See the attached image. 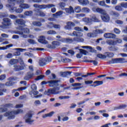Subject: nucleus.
<instances>
[{
	"label": "nucleus",
	"mask_w": 127,
	"mask_h": 127,
	"mask_svg": "<svg viewBox=\"0 0 127 127\" xmlns=\"http://www.w3.org/2000/svg\"><path fill=\"white\" fill-rule=\"evenodd\" d=\"M51 76L52 78H51L50 80L48 81V84H49V87L51 88L48 90V91H45L44 92V95H47L48 96H50L51 95H58L60 94V80L56 79V75L54 73H52Z\"/></svg>",
	"instance_id": "nucleus-1"
},
{
	"label": "nucleus",
	"mask_w": 127,
	"mask_h": 127,
	"mask_svg": "<svg viewBox=\"0 0 127 127\" xmlns=\"http://www.w3.org/2000/svg\"><path fill=\"white\" fill-rule=\"evenodd\" d=\"M92 10L94 11V12H99L102 14L101 16V19L104 22H109L110 21V15L107 13L106 10L101 8H92Z\"/></svg>",
	"instance_id": "nucleus-2"
},
{
	"label": "nucleus",
	"mask_w": 127,
	"mask_h": 127,
	"mask_svg": "<svg viewBox=\"0 0 127 127\" xmlns=\"http://www.w3.org/2000/svg\"><path fill=\"white\" fill-rule=\"evenodd\" d=\"M84 38L80 37H76L73 38V39L71 38H63L61 40H60L59 41H61L63 43H67V44H71V43H73L74 41L75 42H83L84 41Z\"/></svg>",
	"instance_id": "nucleus-3"
},
{
	"label": "nucleus",
	"mask_w": 127,
	"mask_h": 127,
	"mask_svg": "<svg viewBox=\"0 0 127 127\" xmlns=\"http://www.w3.org/2000/svg\"><path fill=\"white\" fill-rule=\"evenodd\" d=\"M23 113V110L22 109H18L15 111L6 112L4 116V117H8V120H11L15 118V115H19V114H22Z\"/></svg>",
	"instance_id": "nucleus-4"
},
{
	"label": "nucleus",
	"mask_w": 127,
	"mask_h": 127,
	"mask_svg": "<svg viewBox=\"0 0 127 127\" xmlns=\"http://www.w3.org/2000/svg\"><path fill=\"white\" fill-rule=\"evenodd\" d=\"M30 31L28 28H22L21 30L16 32V34H19L21 38L26 39L28 38V34H29Z\"/></svg>",
	"instance_id": "nucleus-5"
},
{
	"label": "nucleus",
	"mask_w": 127,
	"mask_h": 127,
	"mask_svg": "<svg viewBox=\"0 0 127 127\" xmlns=\"http://www.w3.org/2000/svg\"><path fill=\"white\" fill-rule=\"evenodd\" d=\"M11 24H12V22L10 19L4 18L2 19L1 25H0V27L2 29H6V28H9V26H11Z\"/></svg>",
	"instance_id": "nucleus-6"
},
{
	"label": "nucleus",
	"mask_w": 127,
	"mask_h": 127,
	"mask_svg": "<svg viewBox=\"0 0 127 127\" xmlns=\"http://www.w3.org/2000/svg\"><path fill=\"white\" fill-rule=\"evenodd\" d=\"M14 1H16V0H8V3L5 5L6 7L8 8L10 12H14L16 8V7L14 6L15 5Z\"/></svg>",
	"instance_id": "nucleus-7"
},
{
	"label": "nucleus",
	"mask_w": 127,
	"mask_h": 127,
	"mask_svg": "<svg viewBox=\"0 0 127 127\" xmlns=\"http://www.w3.org/2000/svg\"><path fill=\"white\" fill-rule=\"evenodd\" d=\"M127 61H126V59L125 58H116L113 59L111 61L108 62V64H123V63H127Z\"/></svg>",
	"instance_id": "nucleus-8"
},
{
	"label": "nucleus",
	"mask_w": 127,
	"mask_h": 127,
	"mask_svg": "<svg viewBox=\"0 0 127 127\" xmlns=\"http://www.w3.org/2000/svg\"><path fill=\"white\" fill-rule=\"evenodd\" d=\"M32 114L31 113H27L24 117L26 124L32 125L34 122V120L32 119Z\"/></svg>",
	"instance_id": "nucleus-9"
},
{
	"label": "nucleus",
	"mask_w": 127,
	"mask_h": 127,
	"mask_svg": "<svg viewBox=\"0 0 127 127\" xmlns=\"http://www.w3.org/2000/svg\"><path fill=\"white\" fill-rule=\"evenodd\" d=\"M26 23V22L25 20L22 19H17L15 20V25H18V26H19V28L18 27V29H19L21 26H25Z\"/></svg>",
	"instance_id": "nucleus-10"
},
{
	"label": "nucleus",
	"mask_w": 127,
	"mask_h": 127,
	"mask_svg": "<svg viewBox=\"0 0 127 127\" xmlns=\"http://www.w3.org/2000/svg\"><path fill=\"white\" fill-rule=\"evenodd\" d=\"M17 4L19 5V7L23 8L24 9H27L30 7V5L28 4L24 3V0H20L19 2H17Z\"/></svg>",
	"instance_id": "nucleus-11"
},
{
	"label": "nucleus",
	"mask_w": 127,
	"mask_h": 127,
	"mask_svg": "<svg viewBox=\"0 0 127 127\" xmlns=\"http://www.w3.org/2000/svg\"><path fill=\"white\" fill-rule=\"evenodd\" d=\"M34 77V73L31 71H28L26 75L24 77V80H28L32 79V78Z\"/></svg>",
	"instance_id": "nucleus-12"
},
{
	"label": "nucleus",
	"mask_w": 127,
	"mask_h": 127,
	"mask_svg": "<svg viewBox=\"0 0 127 127\" xmlns=\"http://www.w3.org/2000/svg\"><path fill=\"white\" fill-rule=\"evenodd\" d=\"M79 50L80 51V53L77 54L76 55V58H78L79 59H80V58H82V57H83V54L84 55H87V54H88V52H87L85 50L79 49Z\"/></svg>",
	"instance_id": "nucleus-13"
},
{
	"label": "nucleus",
	"mask_w": 127,
	"mask_h": 127,
	"mask_svg": "<svg viewBox=\"0 0 127 127\" xmlns=\"http://www.w3.org/2000/svg\"><path fill=\"white\" fill-rule=\"evenodd\" d=\"M104 37L106 39H113L114 38H116V37H117V35L115 34L107 33L104 34Z\"/></svg>",
	"instance_id": "nucleus-14"
},
{
	"label": "nucleus",
	"mask_w": 127,
	"mask_h": 127,
	"mask_svg": "<svg viewBox=\"0 0 127 127\" xmlns=\"http://www.w3.org/2000/svg\"><path fill=\"white\" fill-rule=\"evenodd\" d=\"M52 45H49V48H51V49H55L56 48V46H60L61 43L59 41H53L52 43Z\"/></svg>",
	"instance_id": "nucleus-15"
},
{
	"label": "nucleus",
	"mask_w": 127,
	"mask_h": 127,
	"mask_svg": "<svg viewBox=\"0 0 127 127\" xmlns=\"http://www.w3.org/2000/svg\"><path fill=\"white\" fill-rule=\"evenodd\" d=\"M55 5L53 4H41L40 5V9H45L46 8H51V7H54Z\"/></svg>",
	"instance_id": "nucleus-16"
},
{
	"label": "nucleus",
	"mask_w": 127,
	"mask_h": 127,
	"mask_svg": "<svg viewBox=\"0 0 127 127\" xmlns=\"http://www.w3.org/2000/svg\"><path fill=\"white\" fill-rule=\"evenodd\" d=\"M82 83H75L71 84V87H74L71 88V90H80L83 87H81Z\"/></svg>",
	"instance_id": "nucleus-17"
},
{
	"label": "nucleus",
	"mask_w": 127,
	"mask_h": 127,
	"mask_svg": "<svg viewBox=\"0 0 127 127\" xmlns=\"http://www.w3.org/2000/svg\"><path fill=\"white\" fill-rule=\"evenodd\" d=\"M38 41L42 44H48V42L45 40V36H41Z\"/></svg>",
	"instance_id": "nucleus-18"
},
{
	"label": "nucleus",
	"mask_w": 127,
	"mask_h": 127,
	"mask_svg": "<svg viewBox=\"0 0 127 127\" xmlns=\"http://www.w3.org/2000/svg\"><path fill=\"white\" fill-rule=\"evenodd\" d=\"M4 84L0 83V96H2L3 93H6V89H2V88H4Z\"/></svg>",
	"instance_id": "nucleus-19"
},
{
	"label": "nucleus",
	"mask_w": 127,
	"mask_h": 127,
	"mask_svg": "<svg viewBox=\"0 0 127 127\" xmlns=\"http://www.w3.org/2000/svg\"><path fill=\"white\" fill-rule=\"evenodd\" d=\"M66 24L67 25L65 26L66 29H72V27L75 26V23L73 22H67Z\"/></svg>",
	"instance_id": "nucleus-20"
},
{
	"label": "nucleus",
	"mask_w": 127,
	"mask_h": 127,
	"mask_svg": "<svg viewBox=\"0 0 127 127\" xmlns=\"http://www.w3.org/2000/svg\"><path fill=\"white\" fill-rule=\"evenodd\" d=\"M13 67L14 71H20L24 69V67L23 66H20L17 64L14 65Z\"/></svg>",
	"instance_id": "nucleus-21"
},
{
	"label": "nucleus",
	"mask_w": 127,
	"mask_h": 127,
	"mask_svg": "<svg viewBox=\"0 0 127 127\" xmlns=\"http://www.w3.org/2000/svg\"><path fill=\"white\" fill-rule=\"evenodd\" d=\"M98 34L96 32V30L94 31L92 33H87L88 37H90V38H94L95 37H97Z\"/></svg>",
	"instance_id": "nucleus-22"
},
{
	"label": "nucleus",
	"mask_w": 127,
	"mask_h": 127,
	"mask_svg": "<svg viewBox=\"0 0 127 127\" xmlns=\"http://www.w3.org/2000/svg\"><path fill=\"white\" fill-rule=\"evenodd\" d=\"M72 72L71 71H64V72H61V77H68V76H70Z\"/></svg>",
	"instance_id": "nucleus-23"
},
{
	"label": "nucleus",
	"mask_w": 127,
	"mask_h": 127,
	"mask_svg": "<svg viewBox=\"0 0 127 127\" xmlns=\"http://www.w3.org/2000/svg\"><path fill=\"white\" fill-rule=\"evenodd\" d=\"M65 10L67 13H69V14L73 13L74 12V8H73V7L71 6H70L69 8H65Z\"/></svg>",
	"instance_id": "nucleus-24"
},
{
	"label": "nucleus",
	"mask_w": 127,
	"mask_h": 127,
	"mask_svg": "<svg viewBox=\"0 0 127 127\" xmlns=\"http://www.w3.org/2000/svg\"><path fill=\"white\" fill-rule=\"evenodd\" d=\"M39 64L40 66H45V65H46V64H47L46 63V60L45 59H40L39 61Z\"/></svg>",
	"instance_id": "nucleus-25"
},
{
	"label": "nucleus",
	"mask_w": 127,
	"mask_h": 127,
	"mask_svg": "<svg viewBox=\"0 0 127 127\" xmlns=\"http://www.w3.org/2000/svg\"><path fill=\"white\" fill-rule=\"evenodd\" d=\"M78 1L81 5H87L89 3V0H78Z\"/></svg>",
	"instance_id": "nucleus-26"
},
{
	"label": "nucleus",
	"mask_w": 127,
	"mask_h": 127,
	"mask_svg": "<svg viewBox=\"0 0 127 127\" xmlns=\"http://www.w3.org/2000/svg\"><path fill=\"white\" fill-rule=\"evenodd\" d=\"M53 115H54V112L52 111L49 113L48 114H46L42 116V118L43 119H45V118H47V117H51L53 116Z\"/></svg>",
	"instance_id": "nucleus-27"
},
{
	"label": "nucleus",
	"mask_w": 127,
	"mask_h": 127,
	"mask_svg": "<svg viewBox=\"0 0 127 127\" xmlns=\"http://www.w3.org/2000/svg\"><path fill=\"white\" fill-rule=\"evenodd\" d=\"M90 20L92 21H94V22H99L100 20L98 18L96 17V15H93L91 16Z\"/></svg>",
	"instance_id": "nucleus-28"
},
{
	"label": "nucleus",
	"mask_w": 127,
	"mask_h": 127,
	"mask_svg": "<svg viewBox=\"0 0 127 127\" xmlns=\"http://www.w3.org/2000/svg\"><path fill=\"white\" fill-rule=\"evenodd\" d=\"M106 43L108 45H116V41L112 39L107 40Z\"/></svg>",
	"instance_id": "nucleus-29"
},
{
	"label": "nucleus",
	"mask_w": 127,
	"mask_h": 127,
	"mask_svg": "<svg viewBox=\"0 0 127 127\" xmlns=\"http://www.w3.org/2000/svg\"><path fill=\"white\" fill-rule=\"evenodd\" d=\"M93 84H96V85H94V87H98V86H101V85H103V84H104V81L97 80L94 81Z\"/></svg>",
	"instance_id": "nucleus-30"
},
{
	"label": "nucleus",
	"mask_w": 127,
	"mask_h": 127,
	"mask_svg": "<svg viewBox=\"0 0 127 127\" xmlns=\"http://www.w3.org/2000/svg\"><path fill=\"white\" fill-rule=\"evenodd\" d=\"M37 15H38V16H40L41 17H44L45 16H46V13L42 11H40L37 12Z\"/></svg>",
	"instance_id": "nucleus-31"
},
{
	"label": "nucleus",
	"mask_w": 127,
	"mask_h": 127,
	"mask_svg": "<svg viewBox=\"0 0 127 127\" xmlns=\"http://www.w3.org/2000/svg\"><path fill=\"white\" fill-rule=\"evenodd\" d=\"M17 63H18V60L17 59H12L9 61V64L11 65H14V64H17Z\"/></svg>",
	"instance_id": "nucleus-32"
},
{
	"label": "nucleus",
	"mask_w": 127,
	"mask_h": 127,
	"mask_svg": "<svg viewBox=\"0 0 127 127\" xmlns=\"http://www.w3.org/2000/svg\"><path fill=\"white\" fill-rule=\"evenodd\" d=\"M47 33L48 35H54L55 34H57V32L56 31H54L53 30H49L47 32Z\"/></svg>",
	"instance_id": "nucleus-33"
},
{
	"label": "nucleus",
	"mask_w": 127,
	"mask_h": 127,
	"mask_svg": "<svg viewBox=\"0 0 127 127\" xmlns=\"http://www.w3.org/2000/svg\"><path fill=\"white\" fill-rule=\"evenodd\" d=\"M74 10L76 13H80L81 12V6H76L74 7Z\"/></svg>",
	"instance_id": "nucleus-34"
},
{
	"label": "nucleus",
	"mask_w": 127,
	"mask_h": 127,
	"mask_svg": "<svg viewBox=\"0 0 127 127\" xmlns=\"http://www.w3.org/2000/svg\"><path fill=\"white\" fill-rule=\"evenodd\" d=\"M74 75L75 76V77H84V78H86L87 77V75H83L82 73L79 72H75Z\"/></svg>",
	"instance_id": "nucleus-35"
},
{
	"label": "nucleus",
	"mask_w": 127,
	"mask_h": 127,
	"mask_svg": "<svg viewBox=\"0 0 127 127\" xmlns=\"http://www.w3.org/2000/svg\"><path fill=\"white\" fill-rule=\"evenodd\" d=\"M33 25H34V26H41L42 25V24H41V22L39 21H33L32 22Z\"/></svg>",
	"instance_id": "nucleus-36"
},
{
	"label": "nucleus",
	"mask_w": 127,
	"mask_h": 127,
	"mask_svg": "<svg viewBox=\"0 0 127 127\" xmlns=\"http://www.w3.org/2000/svg\"><path fill=\"white\" fill-rule=\"evenodd\" d=\"M33 13V12H32V11H27L24 12V15L26 16H31Z\"/></svg>",
	"instance_id": "nucleus-37"
},
{
	"label": "nucleus",
	"mask_w": 127,
	"mask_h": 127,
	"mask_svg": "<svg viewBox=\"0 0 127 127\" xmlns=\"http://www.w3.org/2000/svg\"><path fill=\"white\" fill-rule=\"evenodd\" d=\"M82 11L85 13H88L90 11V10L88 7H83L82 8Z\"/></svg>",
	"instance_id": "nucleus-38"
},
{
	"label": "nucleus",
	"mask_w": 127,
	"mask_h": 127,
	"mask_svg": "<svg viewBox=\"0 0 127 127\" xmlns=\"http://www.w3.org/2000/svg\"><path fill=\"white\" fill-rule=\"evenodd\" d=\"M97 57L98 58H100V59H106L107 58V56L104 55H102L101 54H97Z\"/></svg>",
	"instance_id": "nucleus-39"
},
{
	"label": "nucleus",
	"mask_w": 127,
	"mask_h": 127,
	"mask_svg": "<svg viewBox=\"0 0 127 127\" xmlns=\"http://www.w3.org/2000/svg\"><path fill=\"white\" fill-rule=\"evenodd\" d=\"M62 14H63V11H59L57 12L56 13L53 14V15L56 17V16H60V15H62Z\"/></svg>",
	"instance_id": "nucleus-40"
},
{
	"label": "nucleus",
	"mask_w": 127,
	"mask_h": 127,
	"mask_svg": "<svg viewBox=\"0 0 127 127\" xmlns=\"http://www.w3.org/2000/svg\"><path fill=\"white\" fill-rule=\"evenodd\" d=\"M74 30H76V31L80 32H83L84 30H83V28L80 27H75L74 28Z\"/></svg>",
	"instance_id": "nucleus-41"
},
{
	"label": "nucleus",
	"mask_w": 127,
	"mask_h": 127,
	"mask_svg": "<svg viewBox=\"0 0 127 127\" xmlns=\"http://www.w3.org/2000/svg\"><path fill=\"white\" fill-rule=\"evenodd\" d=\"M85 16H86V14L84 13L77 14L76 15L77 18H81V17H85Z\"/></svg>",
	"instance_id": "nucleus-42"
},
{
	"label": "nucleus",
	"mask_w": 127,
	"mask_h": 127,
	"mask_svg": "<svg viewBox=\"0 0 127 127\" xmlns=\"http://www.w3.org/2000/svg\"><path fill=\"white\" fill-rule=\"evenodd\" d=\"M4 108H6V109L12 108V107H13V105L11 103H7L4 105Z\"/></svg>",
	"instance_id": "nucleus-43"
},
{
	"label": "nucleus",
	"mask_w": 127,
	"mask_h": 127,
	"mask_svg": "<svg viewBox=\"0 0 127 127\" xmlns=\"http://www.w3.org/2000/svg\"><path fill=\"white\" fill-rule=\"evenodd\" d=\"M115 9L118 11H122L123 10V6L122 5H117L115 6Z\"/></svg>",
	"instance_id": "nucleus-44"
},
{
	"label": "nucleus",
	"mask_w": 127,
	"mask_h": 127,
	"mask_svg": "<svg viewBox=\"0 0 127 127\" xmlns=\"http://www.w3.org/2000/svg\"><path fill=\"white\" fill-rule=\"evenodd\" d=\"M14 11H15V12H16L17 13H21V12L23 11V9H22V8L16 9H16L14 10Z\"/></svg>",
	"instance_id": "nucleus-45"
},
{
	"label": "nucleus",
	"mask_w": 127,
	"mask_h": 127,
	"mask_svg": "<svg viewBox=\"0 0 127 127\" xmlns=\"http://www.w3.org/2000/svg\"><path fill=\"white\" fill-rule=\"evenodd\" d=\"M47 27L48 28H50L51 29H52L54 27V24H53V22H50L47 25Z\"/></svg>",
	"instance_id": "nucleus-46"
},
{
	"label": "nucleus",
	"mask_w": 127,
	"mask_h": 127,
	"mask_svg": "<svg viewBox=\"0 0 127 127\" xmlns=\"http://www.w3.org/2000/svg\"><path fill=\"white\" fill-rule=\"evenodd\" d=\"M70 61V60L68 58L62 59V62H64V63H68Z\"/></svg>",
	"instance_id": "nucleus-47"
},
{
	"label": "nucleus",
	"mask_w": 127,
	"mask_h": 127,
	"mask_svg": "<svg viewBox=\"0 0 127 127\" xmlns=\"http://www.w3.org/2000/svg\"><path fill=\"white\" fill-rule=\"evenodd\" d=\"M32 94H33V95H38V91L36 90H32L29 92V95H32Z\"/></svg>",
	"instance_id": "nucleus-48"
},
{
	"label": "nucleus",
	"mask_w": 127,
	"mask_h": 127,
	"mask_svg": "<svg viewBox=\"0 0 127 127\" xmlns=\"http://www.w3.org/2000/svg\"><path fill=\"white\" fill-rule=\"evenodd\" d=\"M111 13L113 15H114V16H116V17H118V16H120V14H119L118 12L112 11L111 12Z\"/></svg>",
	"instance_id": "nucleus-49"
},
{
	"label": "nucleus",
	"mask_w": 127,
	"mask_h": 127,
	"mask_svg": "<svg viewBox=\"0 0 127 127\" xmlns=\"http://www.w3.org/2000/svg\"><path fill=\"white\" fill-rule=\"evenodd\" d=\"M109 49L110 50V51H117L118 48L116 47H109Z\"/></svg>",
	"instance_id": "nucleus-50"
},
{
	"label": "nucleus",
	"mask_w": 127,
	"mask_h": 127,
	"mask_svg": "<svg viewBox=\"0 0 127 127\" xmlns=\"http://www.w3.org/2000/svg\"><path fill=\"white\" fill-rule=\"evenodd\" d=\"M45 76L44 75H41L40 76H38L37 78L35 79L36 81H38V80H41V79H43Z\"/></svg>",
	"instance_id": "nucleus-51"
},
{
	"label": "nucleus",
	"mask_w": 127,
	"mask_h": 127,
	"mask_svg": "<svg viewBox=\"0 0 127 127\" xmlns=\"http://www.w3.org/2000/svg\"><path fill=\"white\" fill-rule=\"evenodd\" d=\"M6 111H7V109L5 107L0 108V113H4Z\"/></svg>",
	"instance_id": "nucleus-52"
},
{
	"label": "nucleus",
	"mask_w": 127,
	"mask_h": 127,
	"mask_svg": "<svg viewBox=\"0 0 127 127\" xmlns=\"http://www.w3.org/2000/svg\"><path fill=\"white\" fill-rule=\"evenodd\" d=\"M28 42L30 43V44H35L36 43L35 41L31 39H28Z\"/></svg>",
	"instance_id": "nucleus-53"
},
{
	"label": "nucleus",
	"mask_w": 127,
	"mask_h": 127,
	"mask_svg": "<svg viewBox=\"0 0 127 127\" xmlns=\"http://www.w3.org/2000/svg\"><path fill=\"white\" fill-rule=\"evenodd\" d=\"M98 3L101 6H105V5L106 4V2L104 0L99 1Z\"/></svg>",
	"instance_id": "nucleus-54"
},
{
	"label": "nucleus",
	"mask_w": 127,
	"mask_h": 127,
	"mask_svg": "<svg viewBox=\"0 0 127 127\" xmlns=\"http://www.w3.org/2000/svg\"><path fill=\"white\" fill-rule=\"evenodd\" d=\"M46 61V63H49V62H51V61H52V58H51V57H49L48 58H46V59H45Z\"/></svg>",
	"instance_id": "nucleus-55"
},
{
	"label": "nucleus",
	"mask_w": 127,
	"mask_h": 127,
	"mask_svg": "<svg viewBox=\"0 0 127 127\" xmlns=\"http://www.w3.org/2000/svg\"><path fill=\"white\" fill-rule=\"evenodd\" d=\"M120 5H121L122 7H124V8H127V2H122L120 4Z\"/></svg>",
	"instance_id": "nucleus-56"
},
{
	"label": "nucleus",
	"mask_w": 127,
	"mask_h": 127,
	"mask_svg": "<svg viewBox=\"0 0 127 127\" xmlns=\"http://www.w3.org/2000/svg\"><path fill=\"white\" fill-rule=\"evenodd\" d=\"M84 83L85 85H91L93 84V80H86Z\"/></svg>",
	"instance_id": "nucleus-57"
},
{
	"label": "nucleus",
	"mask_w": 127,
	"mask_h": 127,
	"mask_svg": "<svg viewBox=\"0 0 127 127\" xmlns=\"http://www.w3.org/2000/svg\"><path fill=\"white\" fill-rule=\"evenodd\" d=\"M114 31L116 34H120V33H121V31L120 29L117 28H114Z\"/></svg>",
	"instance_id": "nucleus-58"
},
{
	"label": "nucleus",
	"mask_w": 127,
	"mask_h": 127,
	"mask_svg": "<svg viewBox=\"0 0 127 127\" xmlns=\"http://www.w3.org/2000/svg\"><path fill=\"white\" fill-rule=\"evenodd\" d=\"M31 88L32 90V91L36 90V89H37V87H36V85L35 84H33L31 85Z\"/></svg>",
	"instance_id": "nucleus-59"
},
{
	"label": "nucleus",
	"mask_w": 127,
	"mask_h": 127,
	"mask_svg": "<svg viewBox=\"0 0 127 127\" xmlns=\"http://www.w3.org/2000/svg\"><path fill=\"white\" fill-rule=\"evenodd\" d=\"M115 22L117 24H120V25L124 24V21H123L121 20H117L115 21Z\"/></svg>",
	"instance_id": "nucleus-60"
},
{
	"label": "nucleus",
	"mask_w": 127,
	"mask_h": 127,
	"mask_svg": "<svg viewBox=\"0 0 127 127\" xmlns=\"http://www.w3.org/2000/svg\"><path fill=\"white\" fill-rule=\"evenodd\" d=\"M61 26L60 25L58 24H54V28H55L56 29H60Z\"/></svg>",
	"instance_id": "nucleus-61"
},
{
	"label": "nucleus",
	"mask_w": 127,
	"mask_h": 127,
	"mask_svg": "<svg viewBox=\"0 0 127 127\" xmlns=\"http://www.w3.org/2000/svg\"><path fill=\"white\" fill-rule=\"evenodd\" d=\"M24 90H26V87H19L17 89V91H24Z\"/></svg>",
	"instance_id": "nucleus-62"
},
{
	"label": "nucleus",
	"mask_w": 127,
	"mask_h": 127,
	"mask_svg": "<svg viewBox=\"0 0 127 127\" xmlns=\"http://www.w3.org/2000/svg\"><path fill=\"white\" fill-rule=\"evenodd\" d=\"M114 53H108L107 54V57H109V58H112V57H114Z\"/></svg>",
	"instance_id": "nucleus-63"
},
{
	"label": "nucleus",
	"mask_w": 127,
	"mask_h": 127,
	"mask_svg": "<svg viewBox=\"0 0 127 127\" xmlns=\"http://www.w3.org/2000/svg\"><path fill=\"white\" fill-rule=\"evenodd\" d=\"M95 31L97 34H100V33H104V31L103 30H96Z\"/></svg>",
	"instance_id": "nucleus-64"
}]
</instances>
